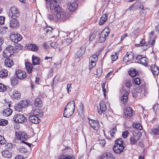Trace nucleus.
Wrapping results in <instances>:
<instances>
[{"mask_svg": "<svg viewBox=\"0 0 159 159\" xmlns=\"http://www.w3.org/2000/svg\"><path fill=\"white\" fill-rule=\"evenodd\" d=\"M32 61L33 64L34 65H39L40 63V59L36 56L33 55L32 56Z\"/></svg>", "mask_w": 159, "mask_h": 159, "instance_id": "5701e85b", "label": "nucleus"}, {"mask_svg": "<svg viewBox=\"0 0 159 159\" xmlns=\"http://www.w3.org/2000/svg\"><path fill=\"white\" fill-rule=\"evenodd\" d=\"M102 73V70L101 68H99L97 69L96 75H97L98 77L100 76Z\"/></svg>", "mask_w": 159, "mask_h": 159, "instance_id": "3c124183", "label": "nucleus"}, {"mask_svg": "<svg viewBox=\"0 0 159 159\" xmlns=\"http://www.w3.org/2000/svg\"><path fill=\"white\" fill-rule=\"evenodd\" d=\"M5 140L3 136L0 135V144H2L5 143Z\"/></svg>", "mask_w": 159, "mask_h": 159, "instance_id": "69168bd1", "label": "nucleus"}, {"mask_svg": "<svg viewBox=\"0 0 159 159\" xmlns=\"http://www.w3.org/2000/svg\"><path fill=\"white\" fill-rule=\"evenodd\" d=\"M151 71L152 74L155 75H157L159 73V69L158 67L155 65H152L151 66Z\"/></svg>", "mask_w": 159, "mask_h": 159, "instance_id": "a878e982", "label": "nucleus"}, {"mask_svg": "<svg viewBox=\"0 0 159 159\" xmlns=\"http://www.w3.org/2000/svg\"><path fill=\"white\" fill-rule=\"evenodd\" d=\"M7 121L6 120L4 119L0 120V125H1L5 126L7 125Z\"/></svg>", "mask_w": 159, "mask_h": 159, "instance_id": "8fccbe9b", "label": "nucleus"}, {"mask_svg": "<svg viewBox=\"0 0 159 159\" xmlns=\"http://www.w3.org/2000/svg\"><path fill=\"white\" fill-rule=\"evenodd\" d=\"M12 112V110L10 108H7L3 111V115L6 116H9L11 114Z\"/></svg>", "mask_w": 159, "mask_h": 159, "instance_id": "f704fd0d", "label": "nucleus"}, {"mask_svg": "<svg viewBox=\"0 0 159 159\" xmlns=\"http://www.w3.org/2000/svg\"><path fill=\"white\" fill-rule=\"evenodd\" d=\"M88 120L90 126L94 129H99L100 125L97 120H94L88 118Z\"/></svg>", "mask_w": 159, "mask_h": 159, "instance_id": "4468645a", "label": "nucleus"}, {"mask_svg": "<svg viewBox=\"0 0 159 159\" xmlns=\"http://www.w3.org/2000/svg\"><path fill=\"white\" fill-rule=\"evenodd\" d=\"M101 159H114L113 155L109 153L104 154Z\"/></svg>", "mask_w": 159, "mask_h": 159, "instance_id": "c85d7f7f", "label": "nucleus"}, {"mask_svg": "<svg viewBox=\"0 0 159 159\" xmlns=\"http://www.w3.org/2000/svg\"><path fill=\"white\" fill-rule=\"evenodd\" d=\"M132 83L130 80H127L125 82V86L127 88H130L132 86Z\"/></svg>", "mask_w": 159, "mask_h": 159, "instance_id": "a18cd8bd", "label": "nucleus"}, {"mask_svg": "<svg viewBox=\"0 0 159 159\" xmlns=\"http://www.w3.org/2000/svg\"><path fill=\"white\" fill-rule=\"evenodd\" d=\"M7 71L6 70H2L0 71V77L1 78L6 76L7 75Z\"/></svg>", "mask_w": 159, "mask_h": 159, "instance_id": "58836bf2", "label": "nucleus"}, {"mask_svg": "<svg viewBox=\"0 0 159 159\" xmlns=\"http://www.w3.org/2000/svg\"><path fill=\"white\" fill-rule=\"evenodd\" d=\"M133 82L135 85H139L140 84V81L139 79L138 78H133Z\"/></svg>", "mask_w": 159, "mask_h": 159, "instance_id": "79ce46f5", "label": "nucleus"}, {"mask_svg": "<svg viewBox=\"0 0 159 159\" xmlns=\"http://www.w3.org/2000/svg\"><path fill=\"white\" fill-rule=\"evenodd\" d=\"M19 151L21 153H23L27 152V149L25 148L21 147L19 149Z\"/></svg>", "mask_w": 159, "mask_h": 159, "instance_id": "0e129e2a", "label": "nucleus"}, {"mask_svg": "<svg viewBox=\"0 0 159 159\" xmlns=\"http://www.w3.org/2000/svg\"><path fill=\"white\" fill-rule=\"evenodd\" d=\"M134 57V55L133 53L127 52L126 55L124 57L123 61L125 63L131 61L133 60Z\"/></svg>", "mask_w": 159, "mask_h": 159, "instance_id": "dca6fc26", "label": "nucleus"}, {"mask_svg": "<svg viewBox=\"0 0 159 159\" xmlns=\"http://www.w3.org/2000/svg\"><path fill=\"white\" fill-rule=\"evenodd\" d=\"M105 83H103L102 85V89L103 93L104 96H106V89L105 88Z\"/></svg>", "mask_w": 159, "mask_h": 159, "instance_id": "bf43d9fd", "label": "nucleus"}, {"mask_svg": "<svg viewBox=\"0 0 159 159\" xmlns=\"http://www.w3.org/2000/svg\"><path fill=\"white\" fill-rule=\"evenodd\" d=\"M30 103L29 100H23L20 103L17 104L16 106V110L18 111H20L22 109L27 107Z\"/></svg>", "mask_w": 159, "mask_h": 159, "instance_id": "423d86ee", "label": "nucleus"}, {"mask_svg": "<svg viewBox=\"0 0 159 159\" xmlns=\"http://www.w3.org/2000/svg\"><path fill=\"white\" fill-rule=\"evenodd\" d=\"M20 97V93L18 91H14L12 93L11 97L14 98H18Z\"/></svg>", "mask_w": 159, "mask_h": 159, "instance_id": "c9c22d12", "label": "nucleus"}, {"mask_svg": "<svg viewBox=\"0 0 159 159\" xmlns=\"http://www.w3.org/2000/svg\"><path fill=\"white\" fill-rule=\"evenodd\" d=\"M15 136L16 138L21 140L22 143H24V140H26L28 139L27 135L24 132L19 131L15 132Z\"/></svg>", "mask_w": 159, "mask_h": 159, "instance_id": "6e6552de", "label": "nucleus"}, {"mask_svg": "<svg viewBox=\"0 0 159 159\" xmlns=\"http://www.w3.org/2000/svg\"><path fill=\"white\" fill-rule=\"evenodd\" d=\"M9 15L11 17L13 16L17 17L20 15V14L18 8L14 7H11L9 10Z\"/></svg>", "mask_w": 159, "mask_h": 159, "instance_id": "f8f14e48", "label": "nucleus"}, {"mask_svg": "<svg viewBox=\"0 0 159 159\" xmlns=\"http://www.w3.org/2000/svg\"><path fill=\"white\" fill-rule=\"evenodd\" d=\"M98 57L96 55H93L89 58V61H93L96 62L98 61Z\"/></svg>", "mask_w": 159, "mask_h": 159, "instance_id": "a19ab883", "label": "nucleus"}, {"mask_svg": "<svg viewBox=\"0 0 159 159\" xmlns=\"http://www.w3.org/2000/svg\"><path fill=\"white\" fill-rule=\"evenodd\" d=\"M96 65V62L93 61H89V67L90 70L93 68Z\"/></svg>", "mask_w": 159, "mask_h": 159, "instance_id": "37998d69", "label": "nucleus"}, {"mask_svg": "<svg viewBox=\"0 0 159 159\" xmlns=\"http://www.w3.org/2000/svg\"><path fill=\"white\" fill-rule=\"evenodd\" d=\"M118 54L117 53H115V55H111V59L113 61H115L118 58Z\"/></svg>", "mask_w": 159, "mask_h": 159, "instance_id": "864d4df0", "label": "nucleus"}, {"mask_svg": "<svg viewBox=\"0 0 159 159\" xmlns=\"http://www.w3.org/2000/svg\"><path fill=\"white\" fill-rule=\"evenodd\" d=\"M140 139V137L137 135L136 134H133L131 136L130 138V143L132 144H135L138 142V141Z\"/></svg>", "mask_w": 159, "mask_h": 159, "instance_id": "a211bd4d", "label": "nucleus"}, {"mask_svg": "<svg viewBox=\"0 0 159 159\" xmlns=\"http://www.w3.org/2000/svg\"><path fill=\"white\" fill-rule=\"evenodd\" d=\"M51 46L55 49H56L58 48V44L57 42H53L50 43Z\"/></svg>", "mask_w": 159, "mask_h": 159, "instance_id": "de8ad7c7", "label": "nucleus"}, {"mask_svg": "<svg viewBox=\"0 0 159 159\" xmlns=\"http://www.w3.org/2000/svg\"><path fill=\"white\" fill-rule=\"evenodd\" d=\"M97 143L98 144H100L102 146H104L106 144V141L105 139L98 140Z\"/></svg>", "mask_w": 159, "mask_h": 159, "instance_id": "49530a36", "label": "nucleus"}, {"mask_svg": "<svg viewBox=\"0 0 159 159\" xmlns=\"http://www.w3.org/2000/svg\"><path fill=\"white\" fill-rule=\"evenodd\" d=\"M133 110L131 107H128L125 109L124 111V117L128 119L129 118L133 115Z\"/></svg>", "mask_w": 159, "mask_h": 159, "instance_id": "2eb2a0df", "label": "nucleus"}, {"mask_svg": "<svg viewBox=\"0 0 159 159\" xmlns=\"http://www.w3.org/2000/svg\"><path fill=\"white\" fill-rule=\"evenodd\" d=\"M79 109L81 112H83L84 110V107L83 104L81 103L79 106Z\"/></svg>", "mask_w": 159, "mask_h": 159, "instance_id": "774afa93", "label": "nucleus"}, {"mask_svg": "<svg viewBox=\"0 0 159 159\" xmlns=\"http://www.w3.org/2000/svg\"><path fill=\"white\" fill-rule=\"evenodd\" d=\"M60 0H52L50 2V3L49 5V9L51 12H54L57 10V8L60 7Z\"/></svg>", "mask_w": 159, "mask_h": 159, "instance_id": "20e7f679", "label": "nucleus"}, {"mask_svg": "<svg viewBox=\"0 0 159 159\" xmlns=\"http://www.w3.org/2000/svg\"><path fill=\"white\" fill-rule=\"evenodd\" d=\"M19 25V23L17 19L13 18L11 20L9 23V26L12 28H16Z\"/></svg>", "mask_w": 159, "mask_h": 159, "instance_id": "412c9836", "label": "nucleus"}, {"mask_svg": "<svg viewBox=\"0 0 159 159\" xmlns=\"http://www.w3.org/2000/svg\"><path fill=\"white\" fill-rule=\"evenodd\" d=\"M84 52V48L83 47H81L79 48L76 53V56L77 57H80Z\"/></svg>", "mask_w": 159, "mask_h": 159, "instance_id": "cd10ccee", "label": "nucleus"}, {"mask_svg": "<svg viewBox=\"0 0 159 159\" xmlns=\"http://www.w3.org/2000/svg\"><path fill=\"white\" fill-rule=\"evenodd\" d=\"M33 114L32 115L35 116H43V114L42 111L38 108L33 109Z\"/></svg>", "mask_w": 159, "mask_h": 159, "instance_id": "393cba45", "label": "nucleus"}, {"mask_svg": "<svg viewBox=\"0 0 159 159\" xmlns=\"http://www.w3.org/2000/svg\"><path fill=\"white\" fill-rule=\"evenodd\" d=\"M2 156L3 157L9 158L11 157V153L8 151H4L2 152Z\"/></svg>", "mask_w": 159, "mask_h": 159, "instance_id": "c756f323", "label": "nucleus"}, {"mask_svg": "<svg viewBox=\"0 0 159 159\" xmlns=\"http://www.w3.org/2000/svg\"><path fill=\"white\" fill-rule=\"evenodd\" d=\"M123 144V143L121 139L116 140L113 148L114 152L117 154L122 152L124 148Z\"/></svg>", "mask_w": 159, "mask_h": 159, "instance_id": "f03ea898", "label": "nucleus"}, {"mask_svg": "<svg viewBox=\"0 0 159 159\" xmlns=\"http://www.w3.org/2000/svg\"><path fill=\"white\" fill-rule=\"evenodd\" d=\"M75 104L74 101L69 102L65 107L63 116L64 117L68 118L74 113L75 110Z\"/></svg>", "mask_w": 159, "mask_h": 159, "instance_id": "f257e3e1", "label": "nucleus"}, {"mask_svg": "<svg viewBox=\"0 0 159 159\" xmlns=\"http://www.w3.org/2000/svg\"><path fill=\"white\" fill-rule=\"evenodd\" d=\"M29 120L32 123L37 124L39 123L41 120L37 116L30 115L29 117Z\"/></svg>", "mask_w": 159, "mask_h": 159, "instance_id": "6ab92c4d", "label": "nucleus"}, {"mask_svg": "<svg viewBox=\"0 0 159 159\" xmlns=\"http://www.w3.org/2000/svg\"><path fill=\"white\" fill-rule=\"evenodd\" d=\"M7 89L6 87L2 84L0 83V92H2Z\"/></svg>", "mask_w": 159, "mask_h": 159, "instance_id": "603ef678", "label": "nucleus"}, {"mask_svg": "<svg viewBox=\"0 0 159 159\" xmlns=\"http://www.w3.org/2000/svg\"><path fill=\"white\" fill-rule=\"evenodd\" d=\"M5 17L3 16H0V24L2 25L4 23V21L5 20Z\"/></svg>", "mask_w": 159, "mask_h": 159, "instance_id": "338daca9", "label": "nucleus"}, {"mask_svg": "<svg viewBox=\"0 0 159 159\" xmlns=\"http://www.w3.org/2000/svg\"><path fill=\"white\" fill-rule=\"evenodd\" d=\"M107 109L106 106L103 101L101 102L100 103V110H98V113L100 115L102 114L104 115L106 113Z\"/></svg>", "mask_w": 159, "mask_h": 159, "instance_id": "f3484780", "label": "nucleus"}, {"mask_svg": "<svg viewBox=\"0 0 159 159\" xmlns=\"http://www.w3.org/2000/svg\"><path fill=\"white\" fill-rule=\"evenodd\" d=\"M18 81L16 77L13 78L11 80V83L12 85H16L18 84Z\"/></svg>", "mask_w": 159, "mask_h": 159, "instance_id": "c03bdc74", "label": "nucleus"}, {"mask_svg": "<svg viewBox=\"0 0 159 159\" xmlns=\"http://www.w3.org/2000/svg\"><path fill=\"white\" fill-rule=\"evenodd\" d=\"M48 19L50 21H52V20H55V19L54 16H53L52 15H51L50 14H48L47 15Z\"/></svg>", "mask_w": 159, "mask_h": 159, "instance_id": "4d7b16f0", "label": "nucleus"}, {"mask_svg": "<svg viewBox=\"0 0 159 159\" xmlns=\"http://www.w3.org/2000/svg\"><path fill=\"white\" fill-rule=\"evenodd\" d=\"M146 14V11L144 9L141 10L139 12V15L142 16H144Z\"/></svg>", "mask_w": 159, "mask_h": 159, "instance_id": "680f3d73", "label": "nucleus"}, {"mask_svg": "<svg viewBox=\"0 0 159 159\" xmlns=\"http://www.w3.org/2000/svg\"><path fill=\"white\" fill-rule=\"evenodd\" d=\"M109 33L108 32H105L104 31H102L100 34L98 40L99 42L100 43L104 42L105 41L106 37L108 36Z\"/></svg>", "mask_w": 159, "mask_h": 159, "instance_id": "aec40b11", "label": "nucleus"}, {"mask_svg": "<svg viewBox=\"0 0 159 159\" xmlns=\"http://www.w3.org/2000/svg\"><path fill=\"white\" fill-rule=\"evenodd\" d=\"M5 65L6 66L10 67L13 65V62L12 60L10 58H7L4 61Z\"/></svg>", "mask_w": 159, "mask_h": 159, "instance_id": "bb28decb", "label": "nucleus"}, {"mask_svg": "<svg viewBox=\"0 0 159 159\" xmlns=\"http://www.w3.org/2000/svg\"><path fill=\"white\" fill-rule=\"evenodd\" d=\"M107 20V15L103 14L101 18L99 24L100 25H102Z\"/></svg>", "mask_w": 159, "mask_h": 159, "instance_id": "72a5a7b5", "label": "nucleus"}, {"mask_svg": "<svg viewBox=\"0 0 159 159\" xmlns=\"http://www.w3.org/2000/svg\"><path fill=\"white\" fill-rule=\"evenodd\" d=\"M153 42L152 43H147L145 42L143 39L142 40L140 41L139 44H137L136 45L138 46H142V49L143 50H146L150 47L151 45H154L155 44L154 42L155 40L153 39Z\"/></svg>", "mask_w": 159, "mask_h": 159, "instance_id": "1a4fd4ad", "label": "nucleus"}, {"mask_svg": "<svg viewBox=\"0 0 159 159\" xmlns=\"http://www.w3.org/2000/svg\"><path fill=\"white\" fill-rule=\"evenodd\" d=\"M27 48L28 49L33 51H37L38 50V47L36 45L34 44H30L28 45Z\"/></svg>", "mask_w": 159, "mask_h": 159, "instance_id": "b1692460", "label": "nucleus"}, {"mask_svg": "<svg viewBox=\"0 0 159 159\" xmlns=\"http://www.w3.org/2000/svg\"><path fill=\"white\" fill-rule=\"evenodd\" d=\"M129 73L132 77L136 76L138 74V72L134 69L131 68L129 72Z\"/></svg>", "mask_w": 159, "mask_h": 159, "instance_id": "4c0bfd02", "label": "nucleus"}, {"mask_svg": "<svg viewBox=\"0 0 159 159\" xmlns=\"http://www.w3.org/2000/svg\"><path fill=\"white\" fill-rule=\"evenodd\" d=\"M133 126L134 128L138 129L139 130H141L142 129V126L139 123L133 124Z\"/></svg>", "mask_w": 159, "mask_h": 159, "instance_id": "ea45409f", "label": "nucleus"}, {"mask_svg": "<svg viewBox=\"0 0 159 159\" xmlns=\"http://www.w3.org/2000/svg\"><path fill=\"white\" fill-rule=\"evenodd\" d=\"M135 59L136 63L141 64L145 66H148V59L146 57H143L142 55H139L136 56Z\"/></svg>", "mask_w": 159, "mask_h": 159, "instance_id": "39448f33", "label": "nucleus"}, {"mask_svg": "<svg viewBox=\"0 0 159 159\" xmlns=\"http://www.w3.org/2000/svg\"><path fill=\"white\" fill-rule=\"evenodd\" d=\"M116 131V127H114L111 129L110 130V133L111 136L113 137V135L115 133V132Z\"/></svg>", "mask_w": 159, "mask_h": 159, "instance_id": "13d9d810", "label": "nucleus"}, {"mask_svg": "<svg viewBox=\"0 0 159 159\" xmlns=\"http://www.w3.org/2000/svg\"><path fill=\"white\" fill-rule=\"evenodd\" d=\"M53 30V29L52 27H46L43 29V32L45 34L50 35L52 33Z\"/></svg>", "mask_w": 159, "mask_h": 159, "instance_id": "2f4dec72", "label": "nucleus"}, {"mask_svg": "<svg viewBox=\"0 0 159 159\" xmlns=\"http://www.w3.org/2000/svg\"><path fill=\"white\" fill-rule=\"evenodd\" d=\"M42 101L39 98H36L34 102L35 106L38 107H40L42 105Z\"/></svg>", "mask_w": 159, "mask_h": 159, "instance_id": "e433bc0d", "label": "nucleus"}, {"mask_svg": "<svg viewBox=\"0 0 159 159\" xmlns=\"http://www.w3.org/2000/svg\"><path fill=\"white\" fill-rule=\"evenodd\" d=\"M10 38L14 43H17L22 39V36L18 33H12L10 34Z\"/></svg>", "mask_w": 159, "mask_h": 159, "instance_id": "9d476101", "label": "nucleus"}, {"mask_svg": "<svg viewBox=\"0 0 159 159\" xmlns=\"http://www.w3.org/2000/svg\"><path fill=\"white\" fill-rule=\"evenodd\" d=\"M128 94V93L127 91H125L123 94L121 96L120 100L124 104H125L127 103Z\"/></svg>", "mask_w": 159, "mask_h": 159, "instance_id": "4be33fe9", "label": "nucleus"}, {"mask_svg": "<svg viewBox=\"0 0 159 159\" xmlns=\"http://www.w3.org/2000/svg\"><path fill=\"white\" fill-rule=\"evenodd\" d=\"M143 87L137 88L136 89V92L137 93H141L143 92Z\"/></svg>", "mask_w": 159, "mask_h": 159, "instance_id": "e2e57ef3", "label": "nucleus"}, {"mask_svg": "<svg viewBox=\"0 0 159 159\" xmlns=\"http://www.w3.org/2000/svg\"><path fill=\"white\" fill-rule=\"evenodd\" d=\"M14 46L16 49L20 50L22 48V46L17 43H15Z\"/></svg>", "mask_w": 159, "mask_h": 159, "instance_id": "09e8293b", "label": "nucleus"}, {"mask_svg": "<svg viewBox=\"0 0 159 159\" xmlns=\"http://www.w3.org/2000/svg\"><path fill=\"white\" fill-rule=\"evenodd\" d=\"M13 119L15 122L18 123H23L26 121L25 117L23 115L20 114L15 115Z\"/></svg>", "mask_w": 159, "mask_h": 159, "instance_id": "9b49d317", "label": "nucleus"}, {"mask_svg": "<svg viewBox=\"0 0 159 159\" xmlns=\"http://www.w3.org/2000/svg\"><path fill=\"white\" fill-rule=\"evenodd\" d=\"M54 16L56 20L64 21L66 19L64 13L62 11L61 7H58L57 8V10L54 12Z\"/></svg>", "mask_w": 159, "mask_h": 159, "instance_id": "7ed1b4c3", "label": "nucleus"}, {"mask_svg": "<svg viewBox=\"0 0 159 159\" xmlns=\"http://www.w3.org/2000/svg\"><path fill=\"white\" fill-rule=\"evenodd\" d=\"M25 65L28 73L29 74L31 73L32 71V65L30 63L26 62Z\"/></svg>", "mask_w": 159, "mask_h": 159, "instance_id": "7c9ffc66", "label": "nucleus"}, {"mask_svg": "<svg viewBox=\"0 0 159 159\" xmlns=\"http://www.w3.org/2000/svg\"><path fill=\"white\" fill-rule=\"evenodd\" d=\"M77 7V4L76 2H73L70 5L68 9L70 11H74Z\"/></svg>", "mask_w": 159, "mask_h": 159, "instance_id": "473e14b6", "label": "nucleus"}, {"mask_svg": "<svg viewBox=\"0 0 159 159\" xmlns=\"http://www.w3.org/2000/svg\"><path fill=\"white\" fill-rule=\"evenodd\" d=\"M62 159H75V157L72 155H66Z\"/></svg>", "mask_w": 159, "mask_h": 159, "instance_id": "6e6d98bb", "label": "nucleus"}, {"mask_svg": "<svg viewBox=\"0 0 159 159\" xmlns=\"http://www.w3.org/2000/svg\"><path fill=\"white\" fill-rule=\"evenodd\" d=\"M153 134L155 135H159V129L153 128L152 130Z\"/></svg>", "mask_w": 159, "mask_h": 159, "instance_id": "5fc2aeb1", "label": "nucleus"}, {"mask_svg": "<svg viewBox=\"0 0 159 159\" xmlns=\"http://www.w3.org/2000/svg\"><path fill=\"white\" fill-rule=\"evenodd\" d=\"M15 74L16 77L20 80H24L26 77V72L22 70H16Z\"/></svg>", "mask_w": 159, "mask_h": 159, "instance_id": "ddd939ff", "label": "nucleus"}, {"mask_svg": "<svg viewBox=\"0 0 159 159\" xmlns=\"http://www.w3.org/2000/svg\"><path fill=\"white\" fill-rule=\"evenodd\" d=\"M14 52V48L11 45H9L3 51V56L7 57H9Z\"/></svg>", "mask_w": 159, "mask_h": 159, "instance_id": "0eeeda50", "label": "nucleus"}, {"mask_svg": "<svg viewBox=\"0 0 159 159\" xmlns=\"http://www.w3.org/2000/svg\"><path fill=\"white\" fill-rule=\"evenodd\" d=\"M52 0H45V7L48 9H49V5L50 3V2Z\"/></svg>", "mask_w": 159, "mask_h": 159, "instance_id": "052dcab7", "label": "nucleus"}]
</instances>
